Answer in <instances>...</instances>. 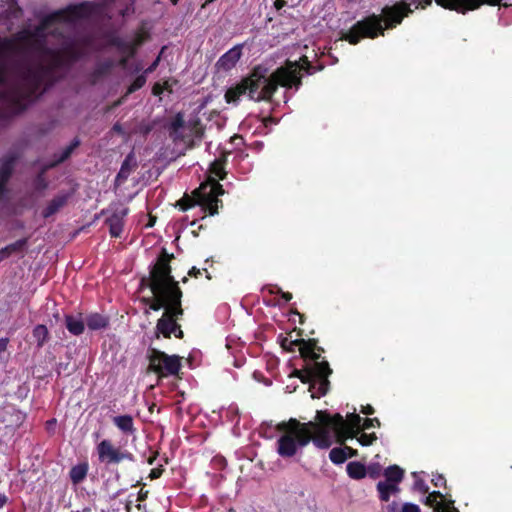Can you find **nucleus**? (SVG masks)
<instances>
[{"instance_id": "f257e3e1", "label": "nucleus", "mask_w": 512, "mask_h": 512, "mask_svg": "<svg viewBox=\"0 0 512 512\" xmlns=\"http://www.w3.org/2000/svg\"><path fill=\"white\" fill-rule=\"evenodd\" d=\"M42 59L37 62L18 60L14 69L20 79L4 96L16 105L19 111L26 110L28 105L44 94L57 81L56 70L67 67L80 60L84 53L74 42L66 43L62 49L54 50L41 43Z\"/></svg>"}, {"instance_id": "f03ea898", "label": "nucleus", "mask_w": 512, "mask_h": 512, "mask_svg": "<svg viewBox=\"0 0 512 512\" xmlns=\"http://www.w3.org/2000/svg\"><path fill=\"white\" fill-rule=\"evenodd\" d=\"M174 254L163 248L157 260L150 268L149 276L142 277L140 288L147 287L152 292V297H144L141 302L149 306L153 311L164 309L162 316L157 320L156 337L163 335L170 339L173 334L178 339H183L184 333L178 321L184 315L182 308L183 292L179 282L172 276L170 265Z\"/></svg>"}, {"instance_id": "7ed1b4c3", "label": "nucleus", "mask_w": 512, "mask_h": 512, "mask_svg": "<svg viewBox=\"0 0 512 512\" xmlns=\"http://www.w3.org/2000/svg\"><path fill=\"white\" fill-rule=\"evenodd\" d=\"M315 420L300 422L296 418H290L278 423L276 430L282 433L276 442L278 455L292 458L299 448L307 446L311 441L319 449H328L333 443L332 432L340 443L339 428L344 426V417L341 414L330 415L327 411L318 410Z\"/></svg>"}, {"instance_id": "20e7f679", "label": "nucleus", "mask_w": 512, "mask_h": 512, "mask_svg": "<svg viewBox=\"0 0 512 512\" xmlns=\"http://www.w3.org/2000/svg\"><path fill=\"white\" fill-rule=\"evenodd\" d=\"M279 86L296 90L300 88L297 66L289 63L269 73L267 67L257 65L240 82L226 90L225 100L227 103L238 104L242 96H248L254 102H271Z\"/></svg>"}, {"instance_id": "39448f33", "label": "nucleus", "mask_w": 512, "mask_h": 512, "mask_svg": "<svg viewBox=\"0 0 512 512\" xmlns=\"http://www.w3.org/2000/svg\"><path fill=\"white\" fill-rule=\"evenodd\" d=\"M296 346L299 347L304 366L302 369L294 370V375L302 383L309 384L312 398L325 396L330 389L328 378L332 374V369L325 357L322 356L324 349L318 346V340L314 338L289 340L284 337L281 340V347L288 352H294Z\"/></svg>"}, {"instance_id": "423d86ee", "label": "nucleus", "mask_w": 512, "mask_h": 512, "mask_svg": "<svg viewBox=\"0 0 512 512\" xmlns=\"http://www.w3.org/2000/svg\"><path fill=\"white\" fill-rule=\"evenodd\" d=\"M94 11V5L90 2L70 4L67 7L55 11L43 17L34 30L19 32L13 39H4L0 44V52L3 56L24 54L26 46H33L41 55V43L44 40L46 46L45 30L55 22L74 23L78 20L89 18Z\"/></svg>"}, {"instance_id": "0eeeda50", "label": "nucleus", "mask_w": 512, "mask_h": 512, "mask_svg": "<svg viewBox=\"0 0 512 512\" xmlns=\"http://www.w3.org/2000/svg\"><path fill=\"white\" fill-rule=\"evenodd\" d=\"M224 194L223 186L218 183L215 179L206 180L195 189L191 195L185 194L178 202L177 206L182 211L200 206L204 212H208L209 215L214 216L218 213L219 204L222 201L219 196Z\"/></svg>"}, {"instance_id": "6e6552de", "label": "nucleus", "mask_w": 512, "mask_h": 512, "mask_svg": "<svg viewBox=\"0 0 512 512\" xmlns=\"http://www.w3.org/2000/svg\"><path fill=\"white\" fill-rule=\"evenodd\" d=\"M384 35L382 16L373 13L357 21L347 32H342L341 39L356 45L363 38L375 39Z\"/></svg>"}, {"instance_id": "1a4fd4ad", "label": "nucleus", "mask_w": 512, "mask_h": 512, "mask_svg": "<svg viewBox=\"0 0 512 512\" xmlns=\"http://www.w3.org/2000/svg\"><path fill=\"white\" fill-rule=\"evenodd\" d=\"M147 358L149 361L148 371L155 373L159 379L178 376L182 368L180 356L168 355L156 348L148 349Z\"/></svg>"}, {"instance_id": "9d476101", "label": "nucleus", "mask_w": 512, "mask_h": 512, "mask_svg": "<svg viewBox=\"0 0 512 512\" xmlns=\"http://www.w3.org/2000/svg\"><path fill=\"white\" fill-rule=\"evenodd\" d=\"M98 460L100 463L110 466L118 465L123 461L134 462L135 456L126 449L116 447L109 439H104L96 447Z\"/></svg>"}, {"instance_id": "9b49d317", "label": "nucleus", "mask_w": 512, "mask_h": 512, "mask_svg": "<svg viewBox=\"0 0 512 512\" xmlns=\"http://www.w3.org/2000/svg\"><path fill=\"white\" fill-rule=\"evenodd\" d=\"M18 60H29L28 58H20V59H16L12 62L11 64V70L14 74V80L9 82L8 81V75H7V67L6 65L4 64H0V104L2 105H6L8 106L9 108V113L12 114V115H17V114H20L22 113L24 110H17L16 109V105L14 104V102L12 100H10L9 98L5 97L4 96V93L5 92H8L10 91L15 85H18L20 83V79L14 69V63ZM6 115L5 113L2 111V109L0 108V119H3L5 118Z\"/></svg>"}, {"instance_id": "f8f14e48", "label": "nucleus", "mask_w": 512, "mask_h": 512, "mask_svg": "<svg viewBox=\"0 0 512 512\" xmlns=\"http://www.w3.org/2000/svg\"><path fill=\"white\" fill-rule=\"evenodd\" d=\"M413 11L410 4L406 1L397 2L391 6H384L380 14L383 19V27L385 30L396 28L402 23L403 19L412 14Z\"/></svg>"}, {"instance_id": "ddd939ff", "label": "nucleus", "mask_w": 512, "mask_h": 512, "mask_svg": "<svg viewBox=\"0 0 512 512\" xmlns=\"http://www.w3.org/2000/svg\"><path fill=\"white\" fill-rule=\"evenodd\" d=\"M436 4L444 9L465 14L468 11L479 9L482 5L498 6L502 0H435Z\"/></svg>"}, {"instance_id": "4468645a", "label": "nucleus", "mask_w": 512, "mask_h": 512, "mask_svg": "<svg viewBox=\"0 0 512 512\" xmlns=\"http://www.w3.org/2000/svg\"><path fill=\"white\" fill-rule=\"evenodd\" d=\"M363 419L356 413L347 415V420L344 419V426L339 428L340 431V444H343L347 439H353L361 432V423Z\"/></svg>"}, {"instance_id": "2eb2a0df", "label": "nucleus", "mask_w": 512, "mask_h": 512, "mask_svg": "<svg viewBox=\"0 0 512 512\" xmlns=\"http://www.w3.org/2000/svg\"><path fill=\"white\" fill-rule=\"evenodd\" d=\"M128 214V208L116 209L105 221L109 227V233L113 238H119L123 232L124 218Z\"/></svg>"}, {"instance_id": "dca6fc26", "label": "nucleus", "mask_w": 512, "mask_h": 512, "mask_svg": "<svg viewBox=\"0 0 512 512\" xmlns=\"http://www.w3.org/2000/svg\"><path fill=\"white\" fill-rule=\"evenodd\" d=\"M242 56V45H236L225 52L217 61L220 70L229 71L234 68Z\"/></svg>"}, {"instance_id": "f3484780", "label": "nucleus", "mask_w": 512, "mask_h": 512, "mask_svg": "<svg viewBox=\"0 0 512 512\" xmlns=\"http://www.w3.org/2000/svg\"><path fill=\"white\" fill-rule=\"evenodd\" d=\"M137 167L138 161L136 155L134 151H131L126 155L124 161L121 164L120 170L116 175V183L119 185L124 183L130 176V174L137 169Z\"/></svg>"}, {"instance_id": "a211bd4d", "label": "nucleus", "mask_w": 512, "mask_h": 512, "mask_svg": "<svg viewBox=\"0 0 512 512\" xmlns=\"http://www.w3.org/2000/svg\"><path fill=\"white\" fill-rule=\"evenodd\" d=\"M69 199V194L62 193L56 195L52 200H50L47 206L42 210L41 215L43 218L47 219L57 212H59L67 203Z\"/></svg>"}, {"instance_id": "6ab92c4d", "label": "nucleus", "mask_w": 512, "mask_h": 512, "mask_svg": "<svg viewBox=\"0 0 512 512\" xmlns=\"http://www.w3.org/2000/svg\"><path fill=\"white\" fill-rule=\"evenodd\" d=\"M292 64V65H295L297 66V76H299L300 78V82L302 83V74H301V71H304L306 74L308 75H312L314 74L315 72L317 71H321L324 66L323 65H317V66H314L308 59L307 56H302L300 58V60L297 62V61H286L285 65L284 66H287L288 64Z\"/></svg>"}, {"instance_id": "aec40b11", "label": "nucleus", "mask_w": 512, "mask_h": 512, "mask_svg": "<svg viewBox=\"0 0 512 512\" xmlns=\"http://www.w3.org/2000/svg\"><path fill=\"white\" fill-rule=\"evenodd\" d=\"M18 159L16 154H9L2 158L0 166V181L8 183L12 176L15 163Z\"/></svg>"}, {"instance_id": "412c9836", "label": "nucleus", "mask_w": 512, "mask_h": 512, "mask_svg": "<svg viewBox=\"0 0 512 512\" xmlns=\"http://www.w3.org/2000/svg\"><path fill=\"white\" fill-rule=\"evenodd\" d=\"M85 325L92 331L102 330L109 326V317L100 313H90L85 317Z\"/></svg>"}, {"instance_id": "4be33fe9", "label": "nucleus", "mask_w": 512, "mask_h": 512, "mask_svg": "<svg viewBox=\"0 0 512 512\" xmlns=\"http://www.w3.org/2000/svg\"><path fill=\"white\" fill-rule=\"evenodd\" d=\"M114 425L124 434L133 435L136 432L134 420L131 415H119L113 418Z\"/></svg>"}, {"instance_id": "5701e85b", "label": "nucleus", "mask_w": 512, "mask_h": 512, "mask_svg": "<svg viewBox=\"0 0 512 512\" xmlns=\"http://www.w3.org/2000/svg\"><path fill=\"white\" fill-rule=\"evenodd\" d=\"M398 484L399 483L389 481H379L377 483V491L379 492L380 500L388 502L391 494L398 493L400 491Z\"/></svg>"}, {"instance_id": "b1692460", "label": "nucleus", "mask_w": 512, "mask_h": 512, "mask_svg": "<svg viewBox=\"0 0 512 512\" xmlns=\"http://www.w3.org/2000/svg\"><path fill=\"white\" fill-rule=\"evenodd\" d=\"M89 465L87 462L73 466L69 471V477L74 485L80 484L87 476Z\"/></svg>"}, {"instance_id": "393cba45", "label": "nucleus", "mask_w": 512, "mask_h": 512, "mask_svg": "<svg viewBox=\"0 0 512 512\" xmlns=\"http://www.w3.org/2000/svg\"><path fill=\"white\" fill-rule=\"evenodd\" d=\"M225 163V159H215L209 167L210 176L207 180L215 179L218 183L219 180H223L226 177Z\"/></svg>"}, {"instance_id": "a878e982", "label": "nucleus", "mask_w": 512, "mask_h": 512, "mask_svg": "<svg viewBox=\"0 0 512 512\" xmlns=\"http://www.w3.org/2000/svg\"><path fill=\"white\" fill-rule=\"evenodd\" d=\"M65 325L67 330L75 336L81 335L85 330V320L77 318L73 315L65 316Z\"/></svg>"}, {"instance_id": "bb28decb", "label": "nucleus", "mask_w": 512, "mask_h": 512, "mask_svg": "<svg viewBox=\"0 0 512 512\" xmlns=\"http://www.w3.org/2000/svg\"><path fill=\"white\" fill-rule=\"evenodd\" d=\"M346 471L348 476L355 480L363 479L367 474L366 466L358 461L349 462Z\"/></svg>"}, {"instance_id": "cd10ccee", "label": "nucleus", "mask_w": 512, "mask_h": 512, "mask_svg": "<svg viewBox=\"0 0 512 512\" xmlns=\"http://www.w3.org/2000/svg\"><path fill=\"white\" fill-rule=\"evenodd\" d=\"M27 247L28 238L25 237L15 241L14 243L8 244L7 246L4 247V249H7L6 251L8 257H10L13 254H20L23 256L27 250Z\"/></svg>"}, {"instance_id": "c85d7f7f", "label": "nucleus", "mask_w": 512, "mask_h": 512, "mask_svg": "<svg viewBox=\"0 0 512 512\" xmlns=\"http://www.w3.org/2000/svg\"><path fill=\"white\" fill-rule=\"evenodd\" d=\"M32 336L36 340L37 347L42 348L49 339V331L43 324H38L33 328Z\"/></svg>"}, {"instance_id": "c756f323", "label": "nucleus", "mask_w": 512, "mask_h": 512, "mask_svg": "<svg viewBox=\"0 0 512 512\" xmlns=\"http://www.w3.org/2000/svg\"><path fill=\"white\" fill-rule=\"evenodd\" d=\"M385 481L400 483L404 477V470L397 465H391L384 470Z\"/></svg>"}, {"instance_id": "7c9ffc66", "label": "nucleus", "mask_w": 512, "mask_h": 512, "mask_svg": "<svg viewBox=\"0 0 512 512\" xmlns=\"http://www.w3.org/2000/svg\"><path fill=\"white\" fill-rule=\"evenodd\" d=\"M112 67L113 63L111 60H105L98 63L91 74L93 82H96L101 77L107 75L111 71Z\"/></svg>"}, {"instance_id": "2f4dec72", "label": "nucleus", "mask_w": 512, "mask_h": 512, "mask_svg": "<svg viewBox=\"0 0 512 512\" xmlns=\"http://www.w3.org/2000/svg\"><path fill=\"white\" fill-rule=\"evenodd\" d=\"M329 458L334 464H342L348 459L347 452L343 449V447H335L330 450Z\"/></svg>"}, {"instance_id": "473e14b6", "label": "nucleus", "mask_w": 512, "mask_h": 512, "mask_svg": "<svg viewBox=\"0 0 512 512\" xmlns=\"http://www.w3.org/2000/svg\"><path fill=\"white\" fill-rule=\"evenodd\" d=\"M120 50V53L124 55V57L120 60V65L125 66L127 61L130 58H133L137 53V48L131 43L126 41Z\"/></svg>"}, {"instance_id": "72a5a7b5", "label": "nucleus", "mask_w": 512, "mask_h": 512, "mask_svg": "<svg viewBox=\"0 0 512 512\" xmlns=\"http://www.w3.org/2000/svg\"><path fill=\"white\" fill-rule=\"evenodd\" d=\"M80 145V141L78 138H75L60 154V156L57 158V162H64L66 161L73 151Z\"/></svg>"}, {"instance_id": "f704fd0d", "label": "nucleus", "mask_w": 512, "mask_h": 512, "mask_svg": "<svg viewBox=\"0 0 512 512\" xmlns=\"http://www.w3.org/2000/svg\"><path fill=\"white\" fill-rule=\"evenodd\" d=\"M147 81V75L144 73L137 76L135 80L131 83V85L127 88L126 92L127 94H132L136 92L137 90L141 89Z\"/></svg>"}, {"instance_id": "c9c22d12", "label": "nucleus", "mask_w": 512, "mask_h": 512, "mask_svg": "<svg viewBox=\"0 0 512 512\" xmlns=\"http://www.w3.org/2000/svg\"><path fill=\"white\" fill-rule=\"evenodd\" d=\"M33 187L36 191H39V192L47 189L48 181L45 177L44 172H40V171L38 172V174L36 175V177L33 180Z\"/></svg>"}, {"instance_id": "e433bc0d", "label": "nucleus", "mask_w": 512, "mask_h": 512, "mask_svg": "<svg viewBox=\"0 0 512 512\" xmlns=\"http://www.w3.org/2000/svg\"><path fill=\"white\" fill-rule=\"evenodd\" d=\"M355 438L362 446H370L377 440V435L374 432L373 433H364V432L361 433L360 432L357 435V437H355Z\"/></svg>"}, {"instance_id": "4c0bfd02", "label": "nucleus", "mask_w": 512, "mask_h": 512, "mask_svg": "<svg viewBox=\"0 0 512 512\" xmlns=\"http://www.w3.org/2000/svg\"><path fill=\"white\" fill-rule=\"evenodd\" d=\"M436 512H459V510L454 506V501L449 499L445 500L444 503L438 504Z\"/></svg>"}, {"instance_id": "58836bf2", "label": "nucleus", "mask_w": 512, "mask_h": 512, "mask_svg": "<svg viewBox=\"0 0 512 512\" xmlns=\"http://www.w3.org/2000/svg\"><path fill=\"white\" fill-rule=\"evenodd\" d=\"M149 38V34L145 31L136 33L135 38L130 41L137 49Z\"/></svg>"}, {"instance_id": "ea45409f", "label": "nucleus", "mask_w": 512, "mask_h": 512, "mask_svg": "<svg viewBox=\"0 0 512 512\" xmlns=\"http://www.w3.org/2000/svg\"><path fill=\"white\" fill-rule=\"evenodd\" d=\"M381 422L378 418H365L362 423L361 431L368 430L373 427H380Z\"/></svg>"}, {"instance_id": "a19ab883", "label": "nucleus", "mask_w": 512, "mask_h": 512, "mask_svg": "<svg viewBox=\"0 0 512 512\" xmlns=\"http://www.w3.org/2000/svg\"><path fill=\"white\" fill-rule=\"evenodd\" d=\"M414 490L426 494L429 492V487L426 482L421 478H416L413 485Z\"/></svg>"}, {"instance_id": "79ce46f5", "label": "nucleus", "mask_w": 512, "mask_h": 512, "mask_svg": "<svg viewBox=\"0 0 512 512\" xmlns=\"http://www.w3.org/2000/svg\"><path fill=\"white\" fill-rule=\"evenodd\" d=\"M201 271H204L205 272V275H206V278L211 280L212 279V276L211 274L208 272V269L207 268H202V269H199L195 266H193L189 271H188V276L190 277H194V278H198L200 275H201Z\"/></svg>"}, {"instance_id": "37998d69", "label": "nucleus", "mask_w": 512, "mask_h": 512, "mask_svg": "<svg viewBox=\"0 0 512 512\" xmlns=\"http://www.w3.org/2000/svg\"><path fill=\"white\" fill-rule=\"evenodd\" d=\"M431 482L435 487L446 486V479L442 474L433 475Z\"/></svg>"}, {"instance_id": "c03bdc74", "label": "nucleus", "mask_w": 512, "mask_h": 512, "mask_svg": "<svg viewBox=\"0 0 512 512\" xmlns=\"http://www.w3.org/2000/svg\"><path fill=\"white\" fill-rule=\"evenodd\" d=\"M167 86H168L167 82H165L164 85H162L159 82L154 83V85L152 86V94L155 96H160L164 92V90L167 88Z\"/></svg>"}, {"instance_id": "a18cd8bd", "label": "nucleus", "mask_w": 512, "mask_h": 512, "mask_svg": "<svg viewBox=\"0 0 512 512\" xmlns=\"http://www.w3.org/2000/svg\"><path fill=\"white\" fill-rule=\"evenodd\" d=\"M164 472V468L162 465L158 466V467H155L153 469H151L150 473H149V478L151 480H155V479H158L161 477V475L163 474Z\"/></svg>"}, {"instance_id": "49530a36", "label": "nucleus", "mask_w": 512, "mask_h": 512, "mask_svg": "<svg viewBox=\"0 0 512 512\" xmlns=\"http://www.w3.org/2000/svg\"><path fill=\"white\" fill-rule=\"evenodd\" d=\"M440 503H444V501H439V500L433 499V497H431L430 494L425 498V501H424V504L429 507H432L434 509V512H436V506Z\"/></svg>"}, {"instance_id": "de8ad7c7", "label": "nucleus", "mask_w": 512, "mask_h": 512, "mask_svg": "<svg viewBox=\"0 0 512 512\" xmlns=\"http://www.w3.org/2000/svg\"><path fill=\"white\" fill-rule=\"evenodd\" d=\"M160 60H161V58H160V55H159V56H158V57H157V58H156V59H155V60H154V61H153V62H152V63H151V64H150L146 69H145V71H144L143 73H144L145 75H148V74H150V73L154 72V71L157 69V67H158V65H159V63H160Z\"/></svg>"}, {"instance_id": "09e8293b", "label": "nucleus", "mask_w": 512, "mask_h": 512, "mask_svg": "<svg viewBox=\"0 0 512 512\" xmlns=\"http://www.w3.org/2000/svg\"><path fill=\"white\" fill-rule=\"evenodd\" d=\"M402 512H420V508L416 504L405 503L402 507Z\"/></svg>"}, {"instance_id": "8fccbe9b", "label": "nucleus", "mask_w": 512, "mask_h": 512, "mask_svg": "<svg viewBox=\"0 0 512 512\" xmlns=\"http://www.w3.org/2000/svg\"><path fill=\"white\" fill-rule=\"evenodd\" d=\"M125 42H126V41H125V40H123V39H121L120 37H114V38H112V39H111L110 44H111L112 46L116 47V48H117V50L120 52L121 48H122L123 46H125V45H124V43H125Z\"/></svg>"}, {"instance_id": "3c124183", "label": "nucleus", "mask_w": 512, "mask_h": 512, "mask_svg": "<svg viewBox=\"0 0 512 512\" xmlns=\"http://www.w3.org/2000/svg\"><path fill=\"white\" fill-rule=\"evenodd\" d=\"M128 96H129V94H127V92H125L124 95H122L119 99H117L110 105L109 110L115 109V108L119 107L120 105H122L126 101Z\"/></svg>"}, {"instance_id": "603ef678", "label": "nucleus", "mask_w": 512, "mask_h": 512, "mask_svg": "<svg viewBox=\"0 0 512 512\" xmlns=\"http://www.w3.org/2000/svg\"><path fill=\"white\" fill-rule=\"evenodd\" d=\"M184 120L182 116L178 115L172 122V128L173 130H178L179 128L183 127Z\"/></svg>"}, {"instance_id": "864d4df0", "label": "nucleus", "mask_w": 512, "mask_h": 512, "mask_svg": "<svg viewBox=\"0 0 512 512\" xmlns=\"http://www.w3.org/2000/svg\"><path fill=\"white\" fill-rule=\"evenodd\" d=\"M416 2H417L416 8H421V9H425L432 4V0H413V3H416Z\"/></svg>"}, {"instance_id": "5fc2aeb1", "label": "nucleus", "mask_w": 512, "mask_h": 512, "mask_svg": "<svg viewBox=\"0 0 512 512\" xmlns=\"http://www.w3.org/2000/svg\"><path fill=\"white\" fill-rule=\"evenodd\" d=\"M61 164V162H57V159L48 163V164H45L41 169H40V172H44V174H46V172L49 170V169H52L54 167H56L57 165Z\"/></svg>"}, {"instance_id": "6e6d98bb", "label": "nucleus", "mask_w": 512, "mask_h": 512, "mask_svg": "<svg viewBox=\"0 0 512 512\" xmlns=\"http://www.w3.org/2000/svg\"><path fill=\"white\" fill-rule=\"evenodd\" d=\"M148 494H149L148 490H144L143 488H141L137 494V501H139V502L146 501V499L148 498Z\"/></svg>"}, {"instance_id": "4d7b16f0", "label": "nucleus", "mask_w": 512, "mask_h": 512, "mask_svg": "<svg viewBox=\"0 0 512 512\" xmlns=\"http://www.w3.org/2000/svg\"><path fill=\"white\" fill-rule=\"evenodd\" d=\"M361 413H363L365 415H372L375 413V409L373 408L372 405L367 404L365 406H362Z\"/></svg>"}, {"instance_id": "13d9d810", "label": "nucleus", "mask_w": 512, "mask_h": 512, "mask_svg": "<svg viewBox=\"0 0 512 512\" xmlns=\"http://www.w3.org/2000/svg\"><path fill=\"white\" fill-rule=\"evenodd\" d=\"M343 449L347 452L348 458L356 457L358 455V451L350 446L345 445Z\"/></svg>"}, {"instance_id": "bf43d9fd", "label": "nucleus", "mask_w": 512, "mask_h": 512, "mask_svg": "<svg viewBox=\"0 0 512 512\" xmlns=\"http://www.w3.org/2000/svg\"><path fill=\"white\" fill-rule=\"evenodd\" d=\"M276 293H279L286 302H289L292 299V294L290 292H284L281 288H277Z\"/></svg>"}, {"instance_id": "052dcab7", "label": "nucleus", "mask_w": 512, "mask_h": 512, "mask_svg": "<svg viewBox=\"0 0 512 512\" xmlns=\"http://www.w3.org/2000/svg\"><path fill=\"white\" fill-rule=\"evenodd\" d=\"M8 343H9L8 338L0 339V355L3 354L7 350Z\"/></svg>"}, {"instance_id": "680f3d73", "label": "nucleus", "mask_w": 512, "mask_h": 512, "mask_svg": "<svg viewBox=\"0 0 512 512\" xmlns=\"http://www.w3.org/2000/svg\"><path fill=\"white\" fill-rule=\"evenodd\" d=\"M112 131L117 133V134H119V135H124L125 134L124 129H123L122 125L119 122H116L113 125Z\"/></svg>"}, {"instance_id": "e2e57ef3", "label": "nucleus", "mask_w": 512, "mask_h": 512, "mask_svg": "<svg viewBox=\"0 0 512 512\" xmlns=\"http://www.w3.org/2000/svg\"><path fill=\"white\" fill-rule=\"evenodd\" d=\"M431 497H433V499H440L441 501H445V497L444 495L440 492V491H433L430 493Z\"/></svg>"}, {"instance_id": "0e129e2a", "label": "nucleus", "mask_w": 512, "mask_h": 512, "mask_svg": "<svg viewBox=\"0 0 512 512\" xmlns=\"http://www.w3.org/2000/svg\"><path fill=\"white\" fill-rule=\"evenodd\" d=\"M286 5V1L285 0H276L274 2V6L277 10H280L282 9L284 6Z\"/></svg>"}, {"instance_id": "69168bd1", "label": "nucleus", "mask_w": 512, "mask_h": 512, "mask_svg": "<svg viewBox=\"0 0 512 512\" xmlns=\"http://www.w3.org/2000/svg\"><path fill=\"white\" fill-rule=\"evenodd\" d=\"M378 470H379V466H377L376 468H374V467H372V466H371V467L369 468V474H370V476H371L372 478L377 477V476H378V474H379Z\"/></svg>"}, {"instance_id": "338daca9", "label": "nucleus", "mask_w": 512, "mask_h": 512, "mask_svg": "<svg viewBox=\"0 0 512 512\" xmlns=\"http://www.w3.org/2000/svg\"><path fill=\"white\" fill-rule=\"evenodd\" d=\"M8 502V497L5 494L0 493V508L4 507Z\"/></svg>"}, {"instance_id": "774afa93", "label": "nucleus", "mask_w": 512, "mask_h": 512, "mask_svg": "<svg viewBox=\"0 0 512 512\" xmlns=\"http://www.w3.org/2000/svg\"><path fill=\"white\" fill-rule=\"evenodd\" d=\"M6 185H7V183H4V182L0 181V200L3 198L4 194L7 191Z\"/></svg>"}]
</instances>
